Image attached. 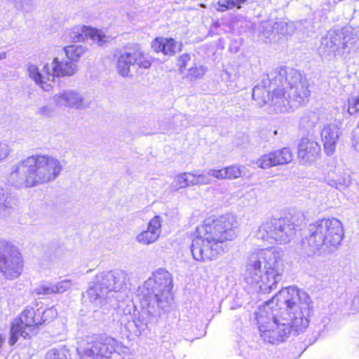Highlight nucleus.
I'll use <instances>...</instances> for the list:
<instances>
[{
	"label": "nucleus",
	"instance_id": "f257e3e1",
	"mask_svg": "<svg viewBox=\"0 0 359 359\" xmlns=\"http://www.w3.org/2000/svg\"><path fill=\"white\" fill-rule=\"evenodd\" d=\"M311 299L295 287L279 291L256 313L261 338L267 343L284 341L291 332H303L309 324Z\"/></svg>",
	"mask_w": 359,
	"mask_h": 359
},
{
	"label": "nucleus",
	"instance_id": "f03ea898",
	"mask_svg": "<svg viewBox=\"0 0 359 359\" xmlns=\"http://www.w3.org/2000/svg\"><path fill=\"white\" fill-rule=\"evenodd\" d=\"M309 96L308 81L288 67L272 70L252 90V98L259 106L268 104L270 111L276 114L289 112L304 104Z\"/></svg>",
	"mask_w": 359,
	"mask_h": 359
},
{
	"label": "nucleus",
	"instance_id": "7ed1b4c3",
	"mask_svg": "<svg viewBox=\"0 0 359 359\" xmlns=\"http://www.w3.org/2000/svg\"><path fill=\"white\" fill-rule=\"evenodd\" d=\"M237 219L231 214L206 218L197 227L196 236L192 240L193 258L202 262L216 259L224 252L226 243L237 236Z\"/></svg>",
	"mask_w": 359,
	"mask_h": 359
},
{
	"label": "nucleus",
	"instance_id": "20e7f679",
	"mask_svg": "<svg viewBox=\"0 0 359 359\" xmlns=\"http://www.w3.org/2000/svg\"><path fill=\"white\" fill-rule=\"evenodd\" d=\"M283 252L269 247L253 251L246 265V282L256 291L266 294L277 288L285 273Z\"/></svg>",
	"mask_w": 359,
	"mask_h": 359
},
{
	"label": "nucleus",
	"instance_id": "39448f33",
	"mask_svg": "<svg viewBox=\"0 0 359 359\" xmlns=\"http://www.w3.org/2000/svg\"><path fill=\"white\" fill-rule=\"evenodd\" d=\"M63 161L48 154H35L13 164L8 182L18 188H29L54 181L64 168Z\"/></svg>",
	"mask_w": 359,
	"mask_h": 359
},
{
	"label": "nucleus",
	"instance_id": "423d86ee",
	"mask_svg": "<svg viewBox=\"0 0 359 359\" xmlns=\"http://www.w3.org/2000/svg\"><path fill=\"white\" fill-rule=\"evenodd\" d=\"M302 248L308 256L327 255L334 252L344 237L341 222L334 217L324 218L309 225Z\"/></svg>",
	"mask_w": 359,
	"mask_h": 359
},
{
	"label": "nucleus",
	"instance_id": "0eeeda50",
	"mask_svg": "<svg viewBox=\"0 0 359 359\" xmlns=\"http://www.w3.org/2000/svg\"><path fill=\"white\" fill-rule=\"evenodd\" d=\"M171 274L159 269L139 287L137 295L142 306L154 308L156 306L162 310L167 309L173 300Z\"/></svg>",
	"mask_w": 359,
	"mask_h": 359
},
{
	"label": "nucleus",
	"instance_id": "6e6552de",
	"mask_svg": "<svg viewBox=\"0 0 359 359\" xmlns=\"http://www.w3.org/2000/svg\"><path fill=\"white\" fill-rule=\"evenodd\" d=\"M129 280L128 274L123 270L103 271L95 276L87 294L92 303L102 306L107 302L109 293L126 288Z\"/></svg>",
	"mask_w": 359,
	"mask_h": 359
},
{
	"label": "nucleus",
	"instance_id": "1a4fd4ad",
	"mask_svg": "<svg viewBox=\"0 0 359 359\" xmlns=\"http://www.w3.org/2000/svg\"><path fill=\"white\" fill-rule=\"evenodd\" d=\"M27 70L36 84L43 90L49 91L55 77L73 76L77 72L78 67L69 60H60L55 57L50 64L43 65L41 69L35 65H29Z\"/></svg>",
	"mask_w": 359,
	"mask_h": 359
},
{
	"label": "nucleus",
	"instance_id": "9d476101",
	"mask_svg": "<svg viewBox=\"0 0 359 359\" xmlns=\"http://www.w3.org/2000/svg\"><path fill=\"white\" fill-rule=\"evenodd\" d=\"M356 40L351 27L330 30L321 39L318 52L325 57H346Z\"/></svg>",
	"mask_w": 359,
	"mask_h": 359
},
{
	"label": "nucleus",
	"instance_id": "9b49d317",
	"mask_svg": "<svg viewBox=\"0 0 359 359\" xmlns=\"http://www.w3.org/2000/svg\"><path fill=\"white\" fill-rule=\"evenodd\" d=\"M296 225L287 217L273 218L263 222L255 233L258 240L290 243L295 236Z\"/></svg>",
	"mask_w": 359,
	"mask_h": 359
},
{
	"label": "nucleus",
	"instance_id": "f8f14e48",
	"mask_svg": "<svg viewBox=\"0 0 359 359\" xmlns=\"http://www.w3.org/2000/svg\"><path fill=\"white\" fill-rule=\"evenodd\" d=\"M118 343L114 338L105 336H87L77 348L80 359H109L118 348Z\"/></svg>",
	"mask_w": 359,
	"mask_h": 359
},
{
	"label": "nucleus",
	"instance_id": "ddd939ff",
	"mask_svg": "<svg viewBox=\"0 0 359 359\" xmlns=\"http://www.w3.org/2000/svg\"><path fill=\"white\" fill-rule=\"evenodd\" d=\"M20 252L11 243L0 238V272L7 279L13 280L22 271Z\"/></svg>",
	"mask_w": 359,
	"mask_h": 359
},
{
	"label": "nucleus",
	"instance_id": "4468645a",
	"mask_svg": "<svg viewBox=\"0 0 359 359\" xmlns=\"http://www.w3.org/2000/svg\"><path fill=\"white\" fill-rule=\"evenodd\" d=\"M40 311L31 307H27L20 314L19 318L13 320L10 334L9 344L13 346L18 340L20 337L24 339L30 338L29 332L32 328L36 325H41L39 319Z\"/></svg>",
	"mask_w": 359,
	"mask_h": 359
},
{
	"label": "nucleus",
	"instance_id": "2eb2a0df",
	"mask_svg": "<svg viewBox=\"0 0 359 359\" xmlns=\"http://www.w3.org/2000/svg\"><path fill=\"white\" fill-rule=\"evenodd\" d=\"M151 65L149 57L138 46L121 52L117 57V72L123 77L130 76L131 67L137 66L139 69H146Z\"/></svg>",
	"mask_w": 359,
	"mask_h": 359
},
{
	"label": "nucleus",
	"instance_id": "dca6fc26",
	"mask_svg": "<svg viewBox=\"0 0 359 359\" xmlns=\"http://www.w3.org/2000/svg\"><path fill=\"white\" fill-rule=\"evenodd\" d=\"M53 103L59 107H68L83 109L88 106L84 96L79 92L69 89L55 94L52 97Z\"/></svg>",
	"mask_w": 359,
	"mask_h": 359
},
{
	"label": "nucleus",
	"instance_id": "f3484780",
	"mask_svg": "<svg viewBox=\"0 0 359 359\" xmlns=\"http://www.w3.org/2000/svg\"><path fill=\"white\" fill-rule=\"evenodd\" d=\"M320 144L311 136L304 137L298 145V157L303 163L311 164L320 156Z\"/></svg>",
	"mask_w": 359,
	"mask_h": 359
},
{
	"label": "nucleus",
	"instance_id": "a211bd4d",
	"mask_svg": "<svg viewBox=\"0 0 359 359\" xmlns=\"http://www.w3.org/2000/svg\"><path fill=\"white\" fill-rule=\"evenodd\" d=\"M292 159L293 155L290 149L283 148L262 156L257 160L256 164L261 168L267 169L278 165L287 164Z\"/></svg>",
	"mask_w": 359,
	"mask_h": 359
},
{
	"label": "nucleus",
	"instance_id": "6ab92c4d",
	"mask_svg": "<svg viewBox=\"0 0 359 359\" xmlns=\"http://www.w3.org/2000/svg\"><path fill=\"white\" fill-rule=\"evenodd\" d=\"M162 219L156 215L148 223L147 229L138 233L135 238L137 243L149 245L155 243L161 233Z\"/></svg>",
	"mask_w": 359,
	"mask_h": 359
},
{
	"label": "nucleus",
	"instance_id": "aec40b11",
	"mask_svg": "<svg viewBox=\"0 0 359 359\" xmlns=\"http://www.w3.org/2000/svg\"><path fill=\"white\" fill-rule=\"evenodd\" d=\"M340 134V128L336 125H326L322 129L321 140L327 155H332L335 151Z\"/></svg>",
	"mask_w": 359,
	"mask_h": 359
},
{
	"label": "nucleus",
	"instance_id": "412c9836",
	"mask_svg": "<svg viewBox=\"0 0 359 359\" xmlns=\"http://www.w3.org/2000/svg\"><path fill=\"white\" fill-rule=\"evenodd\" d=\"M70 37L76 42L84 41L88 39L99 43L104 41L102 36L98 30L87 26H79L73 28L70 33Z\"/></svg>",
	"mask_w": 359,
	"mask_h": 359
},
{
	"label": "nucleus",
	"instance_id": "4be33fe9",
	"mask_svg": "<svg viewBox=\"0 0 359 359\" xmlns=\"http://www.w3.org/2000/svg\"><path fill=\"white\" fill-rule=\"evenodd\" d=\"M180 46L181 44H177L173 39L163 37L156 38L151 44V47L155 51L170 55H175L177 52L180 51Z\"/></svg>",
	"mask_w": 359,
	"mask_h": 359
},
{
	"label": "nucleus",
	"instance_id": "5701e85b",
	"mask_svg": "<svg viewBox=\"0 0 359 359\" xmlns=\"http://www.w3.org/2000/svg\"><path fill=\"white\" fill-rule=\"evenodd\" d=\"M151 311H142V313H138L137 314H134V316H132V323L130 322L128 324V328L130 329L132 325H134L135 327V330L133 332L136 335H140L142 332H144L147 329V316L149 313H151Z\"/></svg>",
	"mask_w": 359,
	"mask_h": 359
},
{
	"label": "nucleus",
	"instance_id": "b1692460",
	"mask_svg": "<svg viewBox=\"0 0 359 359\" xmlns=\"http://www.w3.org/2000/svg\"><path fill=\"white\" fill-rule=\"evenodd\" d=\"M64 50L68 59L72 61L78 60L86 51V48L81 45H71L64 48Z\"/></svg>",
	"mask_w": 359,
	"mask_h": 359
},
{
	"label": "nucleus",
	"instance_id": "393cba45",
	"mask_svg": "<svg viewBox=\"0 0 359 359\" xmlns=\"http://www.w3.org/2000/svg\"><path fill=\"white\" fill-rule=\"evenodd\" d=\"M276 34L282 36L292 35L294 32V25L293 22L280 21L274 23Z\"/></svg>",
	"mask_w": 359,
	"mask_h": 359
},
{
	"label": "nucleus",
	"instance_id": "a878e982",
	"mask_svg": "<svg viewBox=\"0 0 359 359\" xmlns=\"http://www.w3.org/2000/svg\"><path fill=\"white\" fill-rule=\"evenodd\" d=\"M327 184L337 189L347 187L351 184L349 175H340L336 177L328 178L327 180Z\"/></svg>",
	"mask_w": 359,
	"mask_h": 359
},
{
	"label": "nucleus",
	"instance_id": "bb28decb",
	"mask_svg": "<svg viewBox=\"0 0 359 359\" xmlns=\"http://www.w3.org/2000/svg\"><path fill=\"white\" fill-rule=\"evenodd\" d=\"M248 0H219L217 10L221 12L232 9L233 8H240L241 4L245 3Z\"/></svg>",
	"mask_w": 359,
	"mask_h": 359
},
{
	"label": "nucleus",
	"instance_id": "cd10ccee",
	"mask_svg": "<svg viewBox=\"0 0 359 359\" xmlns=\"http://www.w3.org/2000/svg\"><path fill=\"white\" fill-rule=\"evenodd\" d=\"M206 68L202 65L191 67L185 76L190 81L201 78L205 73Z\"/></svg>",
	"mask_w": 359,
	"mask_h": 359
},
{
	"label": "nucleus",
	"instance_id": "c85d7f7f",
	"mask_svg": "<svg viewBox=\"0 0 359 359\" xmlns=\"http://www.w3.org/2000/svg\"><path fill=\"white\" fill-rule=\"evenodd\" d=\"M187 187H188L187 172L177 175L171 184V189L174 191H178L180 189Z\"/></svg>",
	"mask_w": 359,
	"mask_h": 359
},
{
	"label": "nucleus",
	"instance_id": "c756f323",
	"mask_svg": "<svg viewBox=\"0 0 359 359\" xmlns=\"http://www.w3.org/2000/svg\"><path fill=\"white\" fill-rule=\"evenodd\" d=\"M224 179L233 180L241 176L242 170L238 165H231L224 168Z\"/></svg>",
	"mask_w": 359,
	"mask_h": 359
},
{
	"label": "nucleus",
	"instance_id": "7c9ffc66",
	"mask_svg": "<svg viewBox=\"0 0 359 359\" xmlns=\"http://www.w3.org/2000/svg\"><path fill=\"white\" fill-rule=\"evenodd\" d=\"M67 350L65 347L50 349L45 359H67Z\"/></svg>",
	"mask_w": 359,
	"mask_h": 359
},
{
	"label": "nucleus",
	"instance_id": "2f4dec72",
	"mask_svg": "<svg viewBox=\"0 0 359 359\" xmlns=\"http://www.w3.org/2000/svg\"><path fill=\"white\" fill-rule=\"evenodd\" d=\"M260 32L265 38L269 39L271 41L273 40V35L276 34L274 24L272 25L269 22H263Z\"/></svg>",
	"mask_w": 359,
	"mask_h": 359
},
{
	"label": "nucleus",
	"instance_id": "473e14b6",
	"mask_svg": "<svg viewBox=\"0 0 359 359\" xmlns=\"http://www.w3.org/2000/svg\"><path fill=\"white\" fill-rule=\"evenodd\" d=\"M57 311L55 308H48L43 312H40L39 319H41V325L49 322L56 318Z\"/></svg>",
	"mask_w": 359,
	"mask_h": 359
},
{
	"label": "nucleus",
	"instance_id": "72a5a7b5",
	"mask_svg": "<svg viewBox=\"0 0 359 359\" xmlns=\"http://www.w3.org/2000/svg\"><path fill=\"white\" fill-rule=\"evenodd\" d=\"M37 294H50L55 292L54 283H43L34 289Z\"/></svg>",
	"mask_w": 359,
	"mask_h": 359
},
{
	"label": "nucleus",
	"instance_id": "f704fd0d",
	"mask_svg": "<svg viewBox=\"0 0 359 359\" xmlns=\"http://www.w3.org/2000/svg\"><path fill=\"white\" fill-rule=\"evenodd\" d=\"M196 172V185H206L211 183V178L208 175L207 170H198Z\"/></svg>",
	"mask_w": 359,
	"mask_h": 359
},
{
	"label": "nucleus",
	"instance_id": "c9c22d12",
	"mask_svg": "<svg viewBox=\"0 0 359 359\" xmlns=\"http://www.w3.org/2000/svg\"><path fill=\"white\" fill-rule=\"evenodd\" d=\"M72 287V282L69 280H63L62 281L54 283L55 293H62Z\"/></svg>",
	"mask_w": 359,
	"mask_h": 359
},
{
	"label": "nucleus",
	"instance_id": "e433bc0d",
	"mask_svg": "<svg viewBox=\"0 0 359 359\" xmlns=\"http://www.w3.org/2000/svg\"><path fill=\"white\" fill-rule=\"evenodd\" d=\"M11 149L8 144L4 141H0V162L4 161L10 154Z\"/></svg>",
	"mask_w": 359,
	"mask_h": 359
},
{
	"label": "nucleus",
	"instance_id": "4c0bfd02",
	"mask_svg": "<svg viewBox=\"0 0 359 359\" xmlns=\"http://www.w3.org/2000/svg\"><path fill=\"white\" fill-rule=\"evenodd\" d=\"M208 175L209 177L215 178L217 180H225L224 179V168L222 169H208L207 170Z\"/></svg>",
	"mask_w": 359,
	"mask_h": 359
},
{
	"label": "nucleus",
	"instance_id": "58836bf2",
	"mask_svg": "<svg viewBox=\"0 0 359 359\" xmlns=\"http://www.w3.org/2000/svg\"><path fill=\"white\" fill-rule=\"evenodd\" d=\"M55 112V109L53 107L50 105H45L40 107L38 109L37 114H39L43 116L49 117L51 116Z\"/></svg>",
	"mask_w": 359,
	"mask_h": 359
},
{
	"label": "nucleus",
	"instance_id": "ea45409f",
	"mask_svg": "<svg viewBox=\"0 0 359 359\" xmlns=\"http://www.w3.org/2000/svg\"><path fill=\"white\" fill-rule=\"evenodd\" d=\"M351 143L353 148L359 152V121L358 126L352 132Z\"/></svg>",
	"mask_w": 359,
	"mask_h": 359
},
{
	"label": "nucleus",
	"instance_id": "a19ab883",
	"mask_svg": "<svg viewBox=\"0 0 359 359\" xmlns=\"http://www.w3.org/2000/svg\"><path fill=\"white\" fill-rule=\"evenodd\" d=\"M8 197L6 194L4 189L0 188V214L2 211H4L6 208L8 207L10 202L8 201Z\"/></svg>",
	"mask_w": 359,
	"mask_h": 359
},
{
	"label": "nucleus",
	"instance_id": "79ce46f5",
	"mask_svg": "<svg viewBox=\"0 0 359 359\" xmlns=\"http://www.w3.org/2000/svg\"><path fill=\"white\" fill-rule=\"evenodd\" d=\"M136 311H137L133 304H128L123 309V314L126 316V320L129 322L130 319H132V316H134V314H137Z\"/></svg>",
	"mask_w": 359,
	"mask_h": 359
},
{
	"label": "nucleus",
	"instance_id": "37998d69",
	"mask_svg": "<svg viewBox=\"0 0 359 359\" xmlns=\"http://www.w3.org/2000/svg\"><path fill=\"white\" fill-rule=\"evenodd\" d=\"M190 56L188 54H184L180 57L179 66L180 70L183 73V69L186 67L187 62L190 60Z\"/></svg>",
	"mask_w": 359,
	"mask_h": 359
},
{
	"label": "nucleus",
	"instance_id": "c03bdc74",
	"mask_svg": "<svg viewBox=\"0 0 359 359\" xmlns=\"http://www.w3.org/2000/svg\"><path fill=\"white\" fill-rule=\"evenodd\" d=\"M187 175L188 187L196 185V172H187Z\"/></svg>",
	"mask_w": 359,
	"mask_h": 359
},
{
	"label": "nucleus",
	"instance_id": "a18cd8bd",
	"mask_svg": "<svg viewBox=\"0 0 359 359\" xmlns=\"http://www.w3.org/2000/svg\"><path fill=\"white\" fill-rule=\"evenodd\" d=\"M6 53L4 51L0 52V60L6 58Z\"/></svg>",
	"mask_w": 359,
	"mask_h": 359
},
{
	"label": "nucleus",
	"instance_id": "49530a36",
	"mask_svg": "<svg viewBox=\"0 0 359 359\" xmlns=\"http://www.w3.org/2000/svg\"><path fill=\"white\" fill-rule=\"evenodd\" d=\"M5 341V338L3 337L1 334H0V348L1 347L2 344H4V342Z\"/></svg>",
	"mask_w": 359,
	"mask_h": 359
},
{
	"label": "nucleus",
	"instance_id": "de8ad7c7",
	"mask_svg": "<svg viewBox=\"0 0 359 359\" xmlns=\"http://www.w3.org/2000/svg\"><path fill=\"white\" fill-rule=\"evenodd\" d=\"M21 9H22V10H24V11H26V12H27V11H29V6H27V8H25V6H22L21 7Z\"/></svg>",
	"mask_w": 359,
	"mask_h": 359
}]
</instances>
